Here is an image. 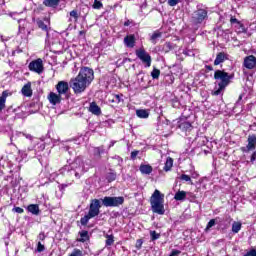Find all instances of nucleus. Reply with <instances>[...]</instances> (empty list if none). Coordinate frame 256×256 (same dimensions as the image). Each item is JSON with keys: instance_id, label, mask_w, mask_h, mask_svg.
<instances>
[{"instance_id": "nucleus-1", "label": "nucleus", "mask_w": 256, "mask_h": 256, "mask_svg": "<svg viewBox=\"0 0 256 256\" xmlns=\"http://www.w3.org/2000/svg\"><path fill=\"white\" fill-rule=\"evenodd\" d=\"M95 79V72L89 67H82L75 78H72L69 85L75 95L85 93L87 87L93 83Z\"/></svg>"}, {"instance_id": "nucleus-2", "label": "nucleus", "mask_w": 256, "mask_h": 256, "mask_svg": "<svg viewBox=\"0 0 256 256\" xmlns=\"http://www.w3.org/2000/svg\"><path fill=\"white\" fill-rule=\"evenodd\" d=\"M87 162L83 161V157H77L70 165H65L62 169H60V173H67L70 177H76V179H81V177L86 173L89 169L87 167Z\"/></svg>"}, {"instance_id": "nucleus-3", "label": "nucleus", "mask_w": 256, "mask_h": 256, "mask_svg": "<svg viewBox=\"0 0 256 256\" xmlns=\"http://www.w3.org/2000/svg\"><path fill=\"white\" fill-rule=\"evenodd\" d=\"M214 79L219 81L213 91V95H221L224 89L231 83V79H233V75H229V73L224 70H216L214 72Z\"/></svg>"}, {"instance_id": "nucleus-4", "label": "nucleus", "mask_w": 256, "mask_h": 256, "mask_svg": "<svg viewBox=\"0 0 256 256\" xmlns=\"http://www.w3.org/2000/svg\"><path fill=\"white\" fill-rule=\"evenodd\" d=\"M165 195L159 190H155L150 198L151 209L157 215H165Z\"/></svg>"}, {"instance_id": "nucleus-5", "label": "nucleus", "mask_w": 256, "mask_h": 256, "mask_svg": "<svg viewBox=\"0 0 256 256\" xmlns=\"http://www.w3.org/2000/svg\"><path fill=\"white\" fill-rule=\"evenodd\" d=\"M100 202L102 205H104V207H119V205H123L125 198L105 196L100 200Z\"/></svg>"}, {"instance_id": "nucleus-6", "label": "nucleus", "mask_w": 256, "mask_h": 256, "mask_svg": "<svg viewBox=\"0 0 256 256\" xmlns=\"http://www.w3.org/2000/svg\"><path fill=\"white\" fill-rule=\"evenodd\" d=\"M19 35H21L22 39H27L29 35L31 34V23L27 22L25 19H19Z\"/></svg>"}, {"instance_id": "nucleus-7", "label": "nucleus", "mask_w": 256, "mask_h": 256, "mask_svg": "<svg viewBox=\"0 0 256 256\" xmlns=\"http://www.w3.org/2000/svg\"><path fill=\"white\" fill-rule=\"evenodd\" d=\"M207 19V10L206 9H198L192 14V23L194 25H199L203 23Z\"/></svg>"}, {"instance_id": "nucleus-8", "label": "nucleus", "mask_w": 256, "mask_h": 256, "mask_svg": "<svg viewBox=\"0 0 256 256\" xmlns=\"http://www.w3.org/2000/svg\"><path fill=\"white\" fill-rule=\"evenodd\" d=\"M101 213V200L93 199L91 200L90 207H89V217L95 218Z\"/></svg>"}, {"instance_id": "nucleus-9", "label": "nucleus", "mask_w": 256, "mask_h": 256, "mask_svg": "<svg viewBox=\"0 0 256 256\" xmlns=\"http://www.w3.org/2000/svg\"><path fill=\"white\" fill-rule=\"evenodd\" d=\"M28 69H29V71H32L33 73H37L38 75H41V73H43V71H45V67L43 66V60L41 58H38V59L30 62Z\"/></svg>"}, {"instance_id": "nucleus-10", "label": "nucleus", "mask_w": 256, "mask_h": 256, "mask_svg": "<svg viewBox=\"0 0 256 256\" xmlns=\"http://www.w3.org/2000/svg\"><path fill=\"white\" fill-rule=\"evenodd\" d=\"M136 56L142 63L145 65V67H151V55L145 51V49L140 48L136 50Z\"/></svg>"}, {"instance_id": "nucleus-11", "label": "nucleus", "mask_w": 256, "mask_h": 256, "mask_svg": "<svg viewBox=\"0 0 256 256\" xmlns=\"http://www.w3.org/2000/svg\"><path fill=\"white\" fill-rule=\"evenodd\" d=\"M247 143L248 144L246 146L240 148L242 153H249V151H255V149H256V135L255 134L249 135L248 139H247Z\"/></svg>"}, {"instance_id": "nucleus-12", "label": "nucleus", "mask_w": 256, "mask_h": 256, "mask_svg": "<svg viewBox=\"0 0 256 256\" xmlns=\"http://www.w3.org/2000/svg\"><path fill=\"white\" fill-rule=\"evenodd\" d=\"M69 82L67 81H59L56 84V91L58 94H60L61 96H65L67 97L68 93H69Z\"/></svg>"}, {"instance_id": "nucleus-13", "label": "nucleus", "mask_w": 256, "mask_h": 256, "mask_svg": "<svg viewBox=\"0 0 256 256\" xmlns=\"http://www.w3.org/2000/svg\"><path fill=\"white\" fill-rule=\"evenodd\" d=\"M178 129H181V131H191L193 129V125L187 118H180L177 125Z\"/></svg>"}, {"instance_id": "nucleus-14", "label": "nucleus", "mask_w": 256, "mask_h": 256, "mask_svg": "<svg viewBox=\"0 0 256 256\" xmlns=\"http://www.w3.org/2000/svg\"><path fill=\"white\" fill-rule=\"evenodd\" d=\"M47 99L51 105H59L63 101V96L59 93L50 92Z\"/></svg>"}, {"instance_id": "nucleus-15", "label": "nucleus", "mask_w": 256, "mask_h": 256, "mask_svg": "<svg viewBox=\"0 0 256 256\" xmlns=\"http://www.w3.org/2000/svg\"><path fill=\"white\" fill-rule=\"evenodd\" d=\"M230 23L231 25H234L236 29H238V33H246L247 30L245 29V26L243 25V23H241V21L235 18V16H231Z\"/></svg>"}, {"instance_id": "nucleus-16", "label": "nucleus", "mask_w": 256, "mask_h": 256, "mask_svg": "<svg viewBox=\"0 0 256 256\" xmlns=\"http://www.w3.org/2000/svg\"><path fill=\"white\" fill-rule=\"evenodd\" d=\"M256 65V57L253 55H250L244 59V67L246 69H254Z\"/></svg>"}, {"instance_id": "nucleus-17", "label": "nucleus", "mask_w": 256, "mask_h": 256, "mask_svg": "<svg viewBox=\"0 0 256 256\" xmlns=\"http://www.w3.org/2000/svg\"><path fill=\"white\" fill-rule=\"evenodd\" d=\"M229 54L225 52H220L216 55V59L214 60V65H221V63H225V61H228Z\"/></svg>"}, {"instance_id": "nucleus-18", "label": "nucleus", "mask_w": 256, "mask_h": 256, "mask_svg": "<svg viewBox=\"0 0 256 256\" xmlns=\"http://www.w3.org/2000/svg\"><path fill=\"white\" fill-rule=\"evenodd\" d=\"M36 23H37L39 29H41L42 31H46V33L49 31V25H50L49 18L45 17L44 21L37 20Z\"/></svg>"}, {"instance_id": "nucleus-19", "label": "nucleus", "mask_w": 256, "mask_h": 256, "mask_svg": "<svg viewBox=\"0 0 256 256\" xmlns=\"http://www.w3.org/2000/svg\"><path fill=\"white\" fill-rule=\"evenodd\" d=\"M124 45H126V47H128L129 49H133V47H135V35H127L124 38Z\"/></svg>"}, {"instance_id": "nucleus-20", "label": "nucleus", "mask_w": 256, "mask_h": 256, "mask_svg": "<svg viewBox=\"0 0 256 256\" xmlns=\"http://www.w3.org/2000/svg\"><path fill=\"white\" fill-rule=\"evenodd\" d=\"M22 95H24V97H32L33 95V90L31 89V82H28L27 84H25L22 87Z\"/></svg>"}, {"instance_id": "nucleus-21", "label": "nucleus", "mask_w": 256, "mask_h": 256, "mask_svg": "<svg viewBox=\"0 0 256 256\" xmlns=\"http://www.w3.org/2000/svg\"><path fill=\"white\" fill-rule=\"evenodd\" d=\"M89 111L92 115H101V107L95 102L90 103Z\"/></svg>"}, {"instance_id": "nucleus-22", "label": "nucleus", "mask_w": 256, "mask_h": 256, "mask_svg": "<svg viewBox=\"0 0 256 256\" xmlns=\"http://www.w3.org/2000/svg\"><path fill=\"white\" fill-rule=\"evenodd\" d=\"M174 199H175V201H185V199H187V192L183 191V190L182 191L179 190L174 195Z\"/></svg>"}, {"instance_id": "nucleus-23", "label": "nucleus", "mask_w": 256, "mask_h": 256, "mask_svg": "<svg viewBox=\"0 0 256 256\" xmlns=\"http://www.w3.org/2000/svg\"><path fill=\"white\" fill-rule=\"evenodd\" d=\"M140 172L142 175H151L153 173V167L151 165H141Z\"/></svg>"}, {"instance_id": "nucleus-24", "label": "nucleus", "mask_w": 256, "mask_h": 256, "mask_svg": "<svg viewBox=\"0 0 256 256\" xmlns=\"http://www.w3.org/2000/svg\"><path fill=\"white\" fill-rule=\"evenodd\" d=\"M194 141L200 146V147H203V145H207L208 143V139L206 136L204 135H201V136H197Z\"/></svg>"}, {"instance_id": "nucleus-25", "label": "nucleus", "mask_w": 256, "mask_h": 256, "mask_svg": "<svg viewBox=\"0 0 256 256\" xmlns=\"http://www.w3.org/2000/svg\"><path fill=\"white\" fill-rule=\"evenodd\" d=\"M59 3H61V0H44L43 1V5H45V7H57L59 5Z\"/></svg>"}, {"instance_id": "nucleus-26", "label": "nucleus", "mask_w": 256, "mask_h": 256, "mask_svg": "<svg viewBox=\"0 0 256 256\" xmlns=\"http://www.w3.org/2000/svg\"><path fill=\"white\" fill-rule=\"evenodd\" d=\"M79 235H80V239H78V241L80 243H85L86 241H89V232L87 230H83L79 232Z\"/></svg>"}, {"instance_id": "nucleus-27", "label": "nucleus", "mask_w": 256, "mask_h": 256, "mask_svg": "<svg viewBox=\"0 0 256 256\" xmlns=\"http://www.w3.org/2000/svg\"><path fill=\"white\" fill-rule=\"evenodd\" d=\"M9 93L7 91H4L2 93V96L0 97V111H3L5 109V101H7Z\"/></svg>"}, {"instance_id": "nucleus-28", "label": "nucleus", "mask_w": 256, "mask_h": 256, "mask_svg": "<svg viewBox=\"0 0 256 256\" xmlns=\"http://www.w3.org/2000/svg\"><path fill=\"white\" fill-rule=\"evenodd\" d=\"M173 168V158H171V157H168L167 159H166V162H165V165H164V171H166V173L167 172H169V171H171V169Z\"/></svg>"}, {"instance_id": "nucleus-29", "label": "nucleus", "mask_w": 256, "mask_h": 256, "mask_svg": "<svg viewBox=\"0 0 256 256\" xmlns=\"http://www.w3.org/2000/svg\"><path fill=\"white\" fill-rule=\"evenodd\" d=\"M136 115L137 117H139V119H147V117H149V111L139 109V110H136Z\"/></svg>"}, {"instance_id": "nucleus-30", "label": "nucleus", "mask_w": 256, "mask_h": 256, "mask_svg": "<svg viewBox=\"0 0 256 256\" xmlns=\"http://www.w3.org/2000/svg\"><path fill=\"white\" fill-rule=\"evenodd\" d=\"M27 159V152L25 151H19L18 152V157H16V162L17 163H23Z\"/></svg>"}, {"instance_id": "nucleus-31", "label": "nucleus", "mask_w": 256, "mask_h": 256, "mask_svg": "<svg viewBox=\"0 0 256 256\" xmlns=\"http://www.w3.org/2000/svg\"><path fill=\"white\" fill-rule=\"evenodd\" d=\"M29 213H32V215H37L39 213V205L37 204H30L28 206Z\"/></svg>"}, {"instance_id": "nucleus-32", "label": "nucleus", "mask_w": 256, "mask_h": 256, "mask_svg": "<svg viewBox=\"0 0 256 256\" xmlns=\"http://www.w3.org/2000/svg\"><path fill=\"white\" fill-rule=\"evenodd\" d=\"M241 227V222L234 221L232 223V233H239V231H241Z\"/></svg>"}, {"instance_id": "nucleus-33", "label": "nucleus", "mask_w": 256, "mask_h": 256, "mask_svg": "<svg viewBox=\"0 0 256 256\" xmlns=\"http://www.w3.org/2000/svg\"><path fill=\"white\" fill-rule=\"evenodd\" d=\"M102 153H105V147L103 146L95 147L93 149V154L95 155V157H101Z\"/></svg>"}, {"instance_id": "nucleus-34", "label": "nucleus", "mask_w": 256, "mask_h": 256, "mask_svg": "<svg viewBox=\"0 0 256 256\" xmlns=\"http://www.w3.org/2000/svg\"><path fill=\"white\" fill-rule=\"evenodd\" d=\"M219 217L216 219H211L208 223L207 226L205 228V231H210L212 227H215V225H217V221H218Z\"/></svg>"}, {"instance_id": "nucleus-35", "label": "nucleus", "mask_w": 256, "mask_h": 256, "mask_svg": "<svg viewBox=\"0 0 256 256\" xmlns=\"http://www.w3.org/2000/svg\"><path fill=\"white\" fill-rule=\"evenodd\" d=\"M106 247H111V245H113V243H115V237L113 235H106Z\"/></svg>"}, {"instance_id": "nucleus-36", "label": "nucleus", "mask_w": 256, "mask_h": 256, "mask_svg": "<svg viewBox=\"0 0 256 256\" xmlns=\"http://www.w3.org/2000/svg\"><path fill=\"white\" fill-rule=\"evenodd\" d=\"M28 115H29V113H27L25 111H20L15 114L14 119H27Z\"/></svg>"}, {"instance_id": "nucleus-37", "label": "nucleus", "mask_w": 256, "mask_h": 256, "mask_svg": "<svg viewBox=\"0 0 256 256\" xmlns=\"http://www.w3.org/2000/svg\"><path fill=\"white\" fill-rule=\"evenodd\" d=\"M161 237L160 233H157L155 230H150V239L151 241H157Z\"/></svg>"}, {"instance_id": "nucleus-38", "label": "nucleus", "mask_w": 256, "mask_h": 256, "mask_svg": "<svg viewBox=\"0 0 256 256\" xmlns=\"http://www.w3.org/2000/svg\"><path fill=\"white\" fill-rule=\"evenodd\" d=\"M159 75H161V70L154 68L151 72L152 79H159Z\"/></svg>"}, {"instance_id": "nucleus-39", "label": "nucleus", "mask_w": 256, "mask_h": 256, "mask_svg": "<svg viewBox=\"0 0 256 256\" xmlns=\"http://www.w3.org/2000/svg\"><path fill=\"white\" fill-rule=\"evenodd\" d=\"M186 197L191 203H195V200L197 199V196H195L193 192H186Z\"/></svg>"}, {"instance_id": "nucleus-40", "label": "nucleus", "mask_w": 256, "mask_h": 256, "mask_svg": "<svg viewBox=\"0 0 256 256\" xmlns=\"http://www.w3.org/2000/svg\"><path fill=\"white\" fill-rule=\"evenodd\" d=\"M90 219H93L92 218V216H89V214L88 215H85L84 217H82L81 219H80V223H81V225H87V223H89V220Z\"/></svg>"}, {"instance_id": "nucleus-41", "label": "nucleus", "mask_w": 256, "mask_h": 256, "mask_svg": "<svg viewBox=\"0 0 256 256\" xmlns=\"http://www.w3.org/2000/svg\"><path fill=\"white\" fill-rule=\"evenodd\" d=\"M159 38H161V32H154L151 36L152 43H156Z\"/></svg>"}, {"instance_id": "nucleus-42", "label": "nucleus", "mask_w": 256, "mask_h": 256, "mask_svg": "<svg viewBox=\"0 0 256 256\" xmlns=\"http://www.w3.org/2000/svg\"><path fill=\"white\" fill-rule=\"evenodd\" d=\"M181 181H186L187 183H191L193 184V182L191 181V176L187 175V174H182L180 176Z\"/></svg>"}, {"instance_id": "nucleus-43", "label": "nucleus", "mask_w": 256, "mask_h": 256, "mask_svg": "<svg viewBox=\"0 0 256 256\" xmlns=\"http://www.w3.org/2000/svg\"><path fill=\"white\" fill-rule=\"evenodd\" d=\"M93 9H101L103 8V3H101V0H94Z\"/></svg>"}, {"instance_id": "nucleus-44", "label": "nucleus", "mask_w": 256, "mask_h": 256, "mask_svg": "<svg viewBox=\"0 0 256 256\" xmlns=\"http://www.w3.org/2000/svg\"><path fill=\"white\" fill-rule=\"evenodd\" d=\"M36 251L37 253H43V251H45V245H43L41 242H38Z\"/></svg>"}, {"instance_id": "nucleus-45", "label": "nucleus", "mask_w": 256, "mask_h": 256, "mask_svg": "<svg viewBox=\"0 0 256 256\" xmlns=\"http://www.w3.org/2000/svg\"><path fill=\"white\" fill-rule=\"evenodd\" d=\"M108 181H115L117 179V174L115 172H110L107 176Z\"/></svg>"}, {"instance_id": "nucleus-46", "label": "nucleus", "mask_w": 256, "mask_h": 256, "mask_svg": "<svg viewBox=\"0 0 256 256\" xmlns=\"http://www.w3.org/2000/svg\"><path fill=\"white\" fill-rule=\"evenodd\" d=\"M183 54L187 55V57H195V52L193 50H190V49L184 50Z\"/></svg>"}, {"instance_id": "nucleus-47", "label": "nucleus", "mask_w": 256, "mask_h": 256, "mask_svg": "<svg viewBox=\"0 0 256 256\" xmlns=\"http://www.w3.org/2000/svg\"><path fill=\"white\" fill-rule=\"evenodd\" d=\"M25 153H32V155H30V157H35L36 153H35V147H28L26 151H24Z\"/></svg>"}, {"instance_id": "nucleus-48", "label": "nucleus", "mask_w": 256, "mask_h": 256, "mask_svg": "<svg viewBox=\"0 0 256 256\" xmlns=\"http://www.w3.org/2000/svg\"><path fill=\"white\" fill-rule=\"evenodd\" d=\"M121 101H123V99L121 98V96L119 94H116L114 96V98L112 99V103H121Z\"/></svg>"}, {"instance_id": "nucleus-49", "label": "nucleus", "mask_w": 256, "mask_h": 256, "mask_svg": "<svg viewBox=\"0 0 256 256\" xmlns=\"http://www.w3.org/2000/svg\"><path fill=\"white\" fill-rule=\"evenodd\" d=\"M70 17H73V19H75V21H77V19H79V14L77 13V10H72L70 12Z\"/></svg>"}, {"instance_id": "nucleus-50", "label": "nucleus", "mask_w": 256, "mask_h": 256, "mask_svg": "<svg viewBox=\"0 0 256 256\" xmlns=\"http://www.w3.org/2000/svg\"><path fill=\"white\" fill-rule=\"evenodd\" d=\"M179 4V0H168V5H170V7H175V5Z\"/></svg>"}, {"instance_id": "nucleus-51", "label": "nucleus", "mask_w": 256, "mask_h": 256, "mask_svg": "<svg viewBox=\"0 0 256 256\" xmlns=\"http://www.w3.org/2000/svg\"><path fill=\"white\" fill-rule=\"evenodd\" d=\"M244 256H256V249H251Z\"/></svg>"}, {"instance_id": "nucleus-52", "label": "nucleus", "mask_w": 256, "mask_h": 256, "mask_svg": "<svg viewBox=\"0 0 256 256\" xmlns=\"http://www.w3.org/2000/svg\"><path fill=\"white\" fill-rule=\"evenodd\" d=\"M46 237H47V236L45 235V232H41V233L38 235L39 241H45Z\"/></svg>"}, {"instance_id": "nucleus-53", "label": "nucleus", "mask_w": 256, "mask_h": 256, "mask_svg": "<svg viewBox=\"0 0 256 256\" xmlns=\"http://www.w3.org/2000/svg\"><path fill=\"white\" fill-rule=\"evenodd\" d=\"M181 255V251L179 250H172L169 256H178Z\"/></svg>"}, {"instance_id": "nucleus-54", "label": "nucleus", "mask_w": 256, "mask_h": 256, "mask_svg": "<svg viewBox=\"0 0 256 256\" xmlns=\"http://www.w3.org/2000/svg\"><path fill=\"white\" fill-rule=\"evenodd\" d=\"M13 211L15 212V213H23V208H21V207H15V208H13Z\"/></svg>"}, {"instance_id": "nucleus-55", "label": "nucleus", "mask_w": 256, "mask_h": 256, "mask_svg": "<svg viewBox=\"0 0 256 256\" xmlns=\"http://www.w3.org/2000/svg\"><path fill=\"white\" fill-rule=\"evenodd\" d=\"M21 135H23V137H25L26 139H29V141H33V137L31 136V134L21 133Z\"/></svg>"}, {"instance_id": "nucleus-56", "label": "nucleus", "mask_w": 256, "mask_h": 256, "mask_svg": "<svg viewBox=\"0 0 256 256\" xmlns=\"http://www.w3.org/2000/svg\"><path fill=\"white\" fill-rule=\"evenodd\" d=\"M137 155H139V151H132L131 152V159H135L137 157Z\"/></svg>"}, {"instance_id": "nucleus-57", "label": "nucleus", "mask_w": 256, "mask_h": 256, "mask_svg": "<svg viewBox=\"0 0 256 256\" xmlns=\"http://www.w3.org/2000/svg\"><path fill=\"white\" fill-rule=\"evenodd\" d=\"M165 49H172L171 42H166L164 45Z\"/></svg>"}, {"instance_id": "nucleus-58", "label": "nucleus", "mask_w": 256, "mask_h": 256, "mask_svg": "<svg viewBox=\"0 0 256 256\" xmlns=\"http://www.w3.org/2000/svg\"><path fill=\"white\" fill-rule=\"evenodd\" d=\"M129 25H131V21L130 20H126L124 22V27H129Z\"/></svg>"}, {"instance_id": "nucleus-59", "label": "nucleus", "mask_w": 256, "mask_h": 256, "mask_svg": "<svg viewBox=\"0 0 256 256\" xmlns=\"http://www.w3.org/2000/svg\"><path fill=\"white\" fill-rule=\"evenodd\" d=\"M206 69H207V71H213V66L207 65V66H206Z\"/></svg>"}, {"instance_id": "nucleus-60", "label": "nucleus", "mask_w": 256, "mask_h": 256, "mask_svg": "<svg viewBox=\"0 0 256 256\" xmlns=\"http://www.w3.org/2000/svg\"><path fill=\"white\" fill-rule=\"evenodd\" d=\"M116 141H111L110 145L108 146V149H111V147H113L115 145Z\"/></svg>"}, {"instance_id": "nucleus-61", "label": "nucleus", "mask_w": 256, "mask_h": 256, "mask_svg": "<svg viewBox=\"0 0 256 256\" xmlns=\"http://www.w3.org/2000/svg\"><path fill=\"white\" fill-rule=\"evenodd\" d=\"M226 221H228L229 223H231V222L233 221V218H231V216H228V217L226 218Z\"/></svg>"}, {"instance_id": "nucleus-62", "label": "nucleus", "mask_w": 256, "mask_h": 256, "mask_svg": "<svg viewBox=\"0 0 256 256\" xmlns=\"http://www.w3.org/2000/svg\"><path fill=\"white\" fill-rule=\"evenodd\" d=\"M0 57H5V53L0 54Z\"/></svg>"}, {"instance_id": "nucleus-63", "label": "nucleus", "mask_w": 256, "mask_h": 256, "mask_svg": "<svg viewBox=\"0 0 256 256\" xmlns=\"http://www.w3.org/2000/svg\"><path fill=\"white\" fill-rule=\"evenodd\" d=\"M3 53H5L4 51H0V55H3Z\"/></svg>"}, {"instance_id": "nucleus-64", "label": "nucleus", "mask_w": 256, "mask_h": 256, "mask_svg": "<svg viewBox=\"0 0 256 256\" xmlns=\"http://www.w3.org/2000/svg\"><path fill=\"white\" fill-rule=\"evenodd\" d=\"M80 35H83V31H80Z\"/></svg>"}]
</instances>
